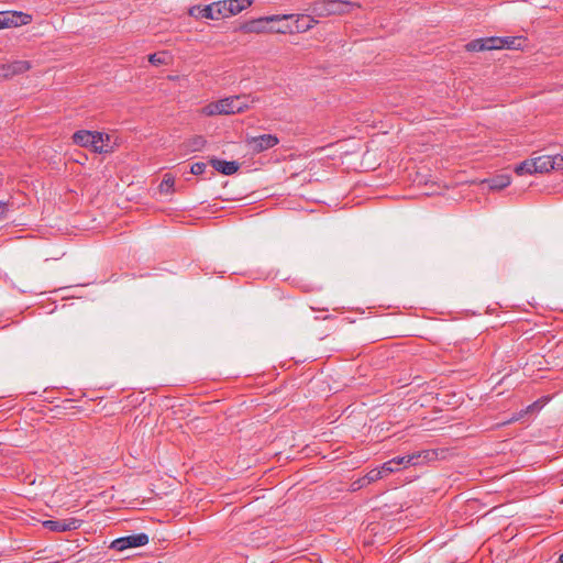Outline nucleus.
I'll return each instance as SVG.
<instances>
[{
  "mask_svg": "<svg viewBox=\"0 0 563 563\" xmlns=\"http://www.w3.org/2000/svg\"><path fill=\"white\" fill-rule=\"evenodd\" d=\"M73 141L77 145L88 147L99 154L112 153L118 146L117 141L111 135L98 131H77L73 135Z\"/></svg>",
  "mask_w": 563,
  "mask_h": 563,
  "instance_id": "nucleus-1",
  "label": "nucleus"
},
{
  "mask_svg": "<svg viewBox=\"0 0 563 563\" xmlns=\"http://www.w3.org/2000/svg\"><path fill=\"white\" fill-rule=\"evenodd\" d=\"M356 7V3L343 0H318L312 3L311 11L316 15L328 16L349 13Z\"/></svg>",
  "mask_w": 563,
  "mask_h": 563,
  "instance_id": "nucleus-2",
  "label": "nucleus"
},
{
  "mask_svg": "<svg viewBox=\"0 0 563 563\" xmlns=\"http://www.w3.org/2000/svg\"><path fill=\"white\" fill-rule=\"evenodd\" d=\"M463 389L456 391H451L450 389H442L441 393L435 394V405L434 408L439 411L444 409H454L459 407L463 401Z\"/></svg>",
  "mask_w": 563,
  "mask_h": 563,
  "instance_id": "nucleus-3",
  "label": "nucleus"
},
{
  "mask_svg": "<svg viewBox=\"0 0 563 563\" xmlns=\"http://www.w3.org/2000/svg\"><path fill=\"white\" fill-rule=\"evenodd\" d=\"M150 538L146 533L131 534L122 538H118L111 542L110 548L115 551H124L130 548H139L146 545Z\"/></svg>",
  "mask_w": 563,
  "mask_h": 563,
  "instance_id": "nucleus-4",
  "label": "nucleus"
},
{
  "mask_svg": "<svg viewBox=\"0 0 563 563\" xmlns=\"http://www.w3.org/2000/svg\"><path fill=\"white\" fill-rule=\"evenodd\" d=\"M279 143V139L273 134L249 136V154H258L267 151Z\"/></svg>",
  "mask_w": 563,
  "mask_h": 563,
  "instance_id": "nucleus-5",
  "label": "nucleus"
},
{
  "mask_svg": "<svg viewBox=\"0 0 563 563\" xmlns=\"http://www.w3.org/2000/svg\"><path fill=\"white\" fill-rule=\"evenodd\" d=\"M533 159L534 170H537V173H549L551 170L563 169V156L561 155H542L533 157Z\"/></svg>",
  "mask_w": 563,
  "mask_h": 563,
  "instance_id": "nucleus-6",
  "label": "nucleus"
},
{
  "mask_svg": "<svg viewBox=\"0 0 563 563\" xmlns=\"http://www.w3.org/2000/svg\"><path fill=\"white\" fill-rule=\"evenodd\" d=\"M31 15L21 12H0V29L29 24Z\"/></svg>",
  "mask_w": 563,
  "mask_h": 563,
  "instance_id": "nucleus-7",
  "label": "nucleus"
},
{
  "mask_svg": "<svg viewBox=\"0 0 563 563\" xmlns=\"http://www.w3.org/2000/svg\"><path fill=\"white\" fill-rule=\"evenodd\" d=\"M32 65L27 60H14L0 65V77L11 78L15 75L23 74L31 69Z\"/></svg>",
  "mask_w": 563,
  "mask_h": 563,
  "instance_id": "nucleus-8",
  "label": "nucleus"
},
{
  "mask_svg": "<svg viewBox=\"0 0 563 563\" xmlns=\"http://www.w3.org/2000/svg\"><path fill=\"white\" fill-rule=\"evenodd\" d=\"M43 526L52 531H70L80 527V520L75 518H68L63 520H46Z\"/></svg>",
  "mask_w": 563,
  "mask_h": 563,
  "instance_id": "nucleus-9",
  "label": "nucleus"
},
{
  "mask_svg": "<svg viewBox=\"0 0 563 563\" xmlns=\"http://www.w3.org/2000/svg\"><path fill=\"white\" fill-rule=\"evenodd\" d=\"M219 106L222 114L228 115L242 111L246 103L243 98L235 96L219 100Z\"/></svg>",
  "mask_w": 563,
  "mask_h": 563,
  "instance_id": "nucleus-10",
  "label": "nucleus"
},
{
  "mask_svg": "<svg viewBox=\"0 0 563 563\" xmlns=\"http://www.w3.org/2000/svg\"><path fill=\"white\" fill-rule=\"evenodd\" d=\"M500 43L497 36L485 37L473 40L465 45L466 51L468 52H483V51H492L495 49L496 44Z\"/></svg>",
  "mask_w": 563,
  "mask_h": 563,
  "instance_id": "nucleus-11",
  "label": "nucleus"
},
{
  "mask_svg": "<svg viewBox=\"0 0 563 563\" xmlns=\"http://www.w3.org/2000/svg\"><path fill=\"white\" fill-rule=\"evenodd\" d=\"M269 18L278 19V21L269 23V33H288L294 31V27L287 22L289 19H292L294 15H269Z\"/></svg>",
  "mask_w": 563,
  "mask_h": 563,
  "instance_id": "nucleus-12",
  "label": "nucleus"
},
{
  "mask_svg": "<svg viewBox=\"0 0 563 563\" xmlns=\"http://www.w3.org/2000/svg\"><path fill=\"white\" fill-rule=\"evenodd\" d=\"M213 3L201 7V5H195L191 7L188 11L189 15L195 19H210V20H217V14L214 11Z\"/></svg>",
  "mask_w": 563,
  "mask_h": 563,
  "instance_id": "nucleus-13",
  "label": "nucleus"
},
{
  "mask_svg": "<svg viewBox=\"0 0 563 563\" xmlns=\"http://www.w3.org/2000/svg\"><path fill=\"white\" fill-rule=\"evenodd\" d=\"M278 21L276 18H269V16H263L258 19L249 20V33L255 32V33H262V32H268L269 33V23H274Z\"/></svg>",
  "mask_w": 563,
  "mask_h": 563,
  "instance_id": "nucleus-14",
  "label": "nucleus"
},
{
  "mask_svg": "<svg viewBox=\"0 0 563 563\" xmlns=\"http://www.w3.org/2000/svg\"><path fill=\"white\" fill-rule=\"evenodd\" d=\"M210 164L216 170L222 173L223 175H232L239 169V165L233 161L227 162L218 158H211Z\"/></svg>",
  "mask_w": 563,
  "mask_h": 563,
  "instance_id": "nucleus-15",
  "label": "nucleus"
},
{
  "mask_svg": "<svg viewBox=\"0 0 563 563\" xmlns=\"http://www.w3.org/2000/svg\"><path fill=\"white\" fill-rule=\"evenodd\" d=\"M484 183H486L490 189L500 190L510 185V176L497 175L495 177L486 179Z\"/></svg>",
  "mask_w": 563,
  "mask_h": 563,
  "instance_id": "nucleus-16",
  "label": "nucleus"
},
{
  "mask_svg": "<svg viewBox=\"0 0 563 563\" xmlns=\"http://www.w3.org/2000/svg\"><path fill=\"white\" fill-rule=\"evenodd\" d=\"M500 43L496 44L495 49L509 48V49H518L521 47L523 42L522 37H498Z\"/></svg>",
  "mask_w": 563,
  "mask_h": 563,
  "instance_id": "nucleus-17",
  "label": "nucleus"
},
{
  "mask_svg": "<svg viewBox=\"0 0 563 563\" xmlns=\"http://www.w3.org/2000/svg\"><path fill=\"white\" fill-rule=\"evenodd\" d=\"M549 396H543L525 408V412L528 413L529 418L536 416L549 401Z\"/></svg>",
  "mask_w": 563,
  "mask_h": 563,
  "instance_id": "nucleus-18",
  "label": "nucleus"
},
{
  "mask_svg": "<svg viewBox=\"0 0 563 563\" xmlns=\"http://www.w3.org/2000/svg\"><path fill=\"white\" fill-rule=\"evenodd\" d=\"M175 178L170 174H165L163 180L158 187L159 192L169 195L174 192Z\"/></svg>",
  "mask_w": 563,
  "mask_h": 563,
  "instance_id": "nucleus-19",
  "label": "nucleus"
},
{
  "mask_svg": "<svg viewBox=\"0 0 563 563\" xmlns=\"http://www.w3.org/2000/svg\"><path fill=\"white\" fill-rule=\"evenodd\" d=\"M246 7V0H228L230 18L240 13Z\"/></svg>",
  "mask_w": 563,
  "mask_h": 563,
  "instance_id": "nucleus-20",
  "label": "nucleus"
},
{
  "mask_svg": "<svg viewBox=\"0 0 563 563\" xmlns=\"http://www.w3.org/2000/svg\"><path fill=\"white\" fill-rule=\"evenodd\" d=\"M515 172L518 175L537 173V170H534V159L531 158V159H527V161L522 162L521 164H519L516 167Z\"/></svg>",
  "mask_w": 563,
  "mask_h": 563,
  "instance_id": "nucleus-21",
  "label": "nucleus"
},
{
  "mask_svg": "<svg viewBox=\"0 0 563 563\" xmlns=\"http://www.w3.org/2000/svg\"><path fill=\"white\" fill-rule=\"evenodd\" d=\"M200 113L207 117L223 115L219 106V101L210 102L201 108Z\"/></svg>",
  "mask_w": 563,
  "mask_h": 563,
  "instance_id": "nucleus-22",
  "label": "nucleus"
},
{
  "mask_svg": "<svg viewBox=\"0 0 563 563\" xmlns=\"http://www.w3.org/2000/svg\"><path fill=\"white\" fill-rule=\"evenodd\" d=\"M206 145V140L202 136H195L186 143V147L190 152L201 151Z\"/></svg>",
  "mask_w": 563,
  "mask_h": 563,
  "instance_id": "nucleus-23",
  "label": "nucleus"
},
{
  "mask_svg": "<svg viewBox=\"0 0 563 563\" xmlns=\"http://www.w3.org/2000/svg\"><path fill=\"white\" fill-rule=\"evenodd\" d=\"M217 20L230 18L228 10V0L213 2Z\"/></svg>",
  "mask_w": 563,
  "mask_h": 563,
  "instance_id": "nucleus-24",
  "label": "nucleus"
},
{
  "mask_svg": "<svg viewBox=\"0 0 563 563\" xmlns=\"http://www.w3.org/2000/svg\"><path fill=\"white\" fill-rule=\"evenodd\" d=\"M422 457V464L437 461L439 459L440 452L439 450L429 449L420 451Z\"/></svg>",
  "mask_w": 563,
  "mask_h": 563,
  "instance_id": "nucleus-25",
  "label": "nucleus"
},
{
  "mask_svg": "<svg viewBox=\"0 0 563 563\" xmlns=\"http://www.w3.org/2000/svg\"><path fill=\"white\" fill-rule=\"evenodd\" d=\"M313 19H311L309 15L301 16L300 19L296 20V31H306L312 26Z\"/></svg>",
  "mask_w": 563,
  "mask_h": 563,
  "instance_id": "nucleus-26",
  "label": "nucleus"
},
{
  "mask_svg": "<svg viewBox=\"0 0 563 563\" xmlns=\"http://www.w3.org/2000/svg\"><path fill=\"white\" fill-rule=\"evenodd\" d=\"M383 478V475H382V471L378 468H373L364 477H363V484L367 483V484H371V483H374L378 479Z\"/></svg>",
  "mask_w": 563,
  "mask_h": 563,
  "instance_id": "nucleus-27",
  "label": "nucleus"
},
{
  "mask_svg": "<svg viewBox=\"0 0 563 563\" xmlns=\"http://www.w3.org/2000/svg\"><path fill=\"white\" fill-rule=\"evenodd\" d=\"M379 470L382 471V475L384 477L388 474H391V473L398 471L399 467L397 465H395V461L391 459V460L383 463L382 466L379 467Z\"/></svg>",
  "mask_w": 563,
  "mask_h": 563,
  "instance_id": "nucleus-28",
  "label": "nucleus"
},
{
  "mask_svg": "<svg viewBox=\"0 0 563 563\" xmlns=\"http://www.w3.org/2000/svg\"><path fill=\"white\" fill-rule=\"evenodd\" d=\"M418 465H422V457H421L420 451L415 452L412 454H408L407 460H406V466H418Z\"/></svg>",
  "mask_w": 563,
  "mask_h": 563,
  "instance_id": "nucleus-29",
  "label": "nucleus"
},
{
  "mask_svg": "<svg viewBox=\"0 0 563 563\" xmlns=\"http://www.w3.org/2000/svg\"><path fill=\"white\" fill-rule=\"evenodd\" d=\"M166 58H167V56L164 53L152 54L148 56V60L153 65L166 64Z\"/></svg>",
  "mask_w": 563,
  "mask_h": 563,
  "instance_id": "nucleus-30",
  "label": "nucleus"
},
{
  "mask_svg": "<svg viewBox=\"0 0 563 563\" xmlns=\"http://www.w3.org/2000/svg\"><path fill=\"white\" fill-rule=\"evenodd\" d=\"M528 419L529 416L527 412H525V409H521L520 411L516 412L512 415L511 418H509L507 421H505L504 423L505 424H508V423H512V422H516V421H520V420H523V419Z\"/></svg>",
  "mask_w": 563,
  "mask_h": 563,
  "instance_id": "nucleus-31",
  "label": "nucleus"
},
{
  "mask_svg": "<svg viewBox=\"0 0 563 563\" xmlns=\"http://www.w3.org/2000/svg\"><path fill=\"white\" fill-rule=\"evenodd\" d=\"M207 165L205 163H195L191 165V169L190 172L194 174V175H200L205 172Z\"/></svg>",
  "mask_w": 563,
  "mask_h": 563,
  "instance_id": "nucleus-32",
  "label": "nucleus"
},
{
  "mask_svg": "<svg viewBox=\"0 0 563 563\" xmlns=\"http://www.w3.org/2000/svg\"><path fill=\"white\" fill-rule=\"evenodd\" d=\"M75 401H78V400L75 399V398H65L64 401H63L65 404L64 408L67 409V408L78 407L80 409H86L85 405H79V406L74 405Z\"/></svg>",
  "mask_w": 563,
  "mask_h": 563,
  "instance_id": "nucleus-33",
  "label": "nucleus"
},
{
  "mask_svg": "<svg viewBox=\"0 0 563 563\" xmlns=\"http://www.w3.org/2000/svg\"><path fill=\"white\" fill-rule=\"evenodd\" d=\"M393 460L395 461V465H397L398 467L399 466L407 467L406 466L407 455H405V456H397V457H394Z\"/></svg>",
  "mask_w": 563,
  "mask_h": 563,
  "instance_id": "nucleus-34",
  "label": "nucleus"
},
{
  "mask_svg": "<svg viewBox=\"0 0 563 563\" xmlns=\"http://www.w3.org/2000/svg\"><path fill=\"white\" fill-rule=\"evenodd\" d=\"M7 212V203L0 201V218L3 217Z\"/></svg>",
  "mask_w": 563,
  "mask_h": 563,
  "instance_id": "nucleus-35",
  "label": "nucleus"
},
{
  "mask_svg": "<svg viewBox=\"0 0 563 563\" xmlns=\"http://www.w3.org/2000/svg\"><path fill=\"white\" fill-rule=\"evenodd\" d=\"M559 562L563 563V553L560 555Z\"/></svg>",
  "mask_w": 563,
  "mask_h": 563,
  "instance_id": "nucleus-36",
  "label": "nucleus"
},
{
  "mask_svg": "<svg viewBox=\"0 0 563 563\" xmlns=\"http://www.w3.org/2000/svg\"><path fill=\"white\" fill-rule=\"evenodd\" d=\"M253 165H254V163H250V162H249V165H247L249 170L251 169V167H252Z\"/></svg>",
  "mask_w": 563,
  "mask_h": 563,
  "instance_id": "nucleus-37",
  "label": "nucleus"
},
{
  "mask_svg": "<svg viewBox=\"0 0 563 563\" xmlns=\"http://www.w3.org/2000/svg\"><path fill=\"white\" fill-rule=\"evenodd\" d=\"M254 202H256V199H253V200H251V201H247V205H251V203H254Z\"/></svg>",
  "mask_w": 563,
  "mask_h": 563,
  "instance_id": "nucleus-38",
  "label": "nucleus"
},
{
  "mask_svg": "<svg viewBox=\"0 0 563 563\" xmlns=\"http://www.w3.org/2000/svg\"><path fill=\"white\" fill-rule=\"evenodd\" d=\"M254 202H256V199H253V200H251V201H247V205H251V203H254Z\"/></svg>",
  "mask_w": 563,
  "mask_h": 563,
  "instance_id": "nucleus-39",
  "label": "nucleus"
},
{
  "mask_svg": "<svg viewBox=\"0 0 563 563\" xmlns=\"http://www.w3.org/2000/svg\"><path fill=\"white\" fill-rule=\"evenodd\" d=\"M254 202H256V199H253V200H251V201H247V205H251V203H254Z\"/></svg>",
  "mask_w": 563,
  "mask_h": 563,
  "instance_id": "nucleus-40",
  "label": "nucleus"
},
{
  "mask_svg": "<svg viewBox=\"0 0 563 563\" xmlns=\"http://www.w3.org/2000/svg\"><path fill=\"white\" fill-rule=\"evenodd\" d=\"M78 394H80L81 396H86V394L81 393V389H77Z\"/></svg>",
  "mask_w": 563,
  "mask_h": 563,
  "instance_id": "nucleus-41",
  "label": "nucleus"
},
{
  "mask_svg": "<svg viewBox=\"0 0 563 563\" xmlns=\"http://www.w3.org/2000/svg\"><path fill=\"white\" fill-rule=\"evenodd\" d=\"M252 2H253L252 0H249L247 5L251 7Z\"/></svg>",
  "mask_w": 563,
  "mask_h": 563,
  "instance_id": "nucleus-42",
  "label": "nucleus"
}]
</instances>
